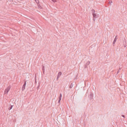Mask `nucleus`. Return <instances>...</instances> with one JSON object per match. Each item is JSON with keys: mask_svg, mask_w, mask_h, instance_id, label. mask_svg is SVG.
Returning <instances> with one entry per match:
<instances>
[{"mask_svg": "<svg viewBox=\"0 0 127 127\" xmlns=\"http://www.w3.org/2000/svg\"><path fill=\"white\" fill-rule=\"evenodd\" d=\"M90 95L91 97H92L93 95V94L91 93L90 94Z\"/></svg>", "mask_w": 127, "mask_h": 127, "instance_id": "13", "label": "nucleus"}, {"mask_svg": "<svg viewBox=\"0 0 127 127\" xmlns=\"http://www.w3.org/2000/svg\"><path fill=\"white\" fill-rule=\"evenodd\" d=\"M12 107H13L12 105H11L10 106V107H9L8 108L9 110H10L11 109Z\"/></svg>", "mask_w": 127, "mask_h": 127, "instance_id": "11", "label": "nucleus"}, {"mask_svg": "<svg viewBox=\"0 0 127 127\" xmlns=\"http://www.w3.org/2000/svg\"><path fill=\"white\" fill-rule=\"evenodd\" d=\"M62 73L61 72H58V76L60 77L62 75Z\"/></svg>", "mask_w": 127, "mask_h": 127, "instance_id": "7", "label": "nucleus"}, {"mask_svg": "<svg viewBox=\"0 0 127 127\" xmlns=\"http://www.w3.org/2000/svg\"><path fill=\"white\" fill-rule=\"evenodd\" d=\"M59 97H62V95L61 93H60V95Z\"/></svg>", "mask_w": 127, "mask_h": 127, "instance_id": "16", "label": "nucleus"}, {"mask_svg": "<svg viewBox=\"0 0 127 127\" xmlns=\"http://www.w3.org/2000/svg\"><path fill=\"white\" fill-rule=\"evenodd\" d=\"M42 69L43 73H44L45 72V68L44 66H42Z\"/></svg>", "mask_w": 127, "mask_h": 127, "instance_id": "10", "label": "nucleus"}, {"mask_svg": "<svg viewBox=\"0 0 127 127\" xmlns=\"http://www.w3.org/2000/svg\"><path fill=\"white\" fill-rule=\"evenodd\" d=\"M90 62L89 61H88L87 62L84 68H87V66L90 64Z\"/></svg>", "mask_w": 127, "mask_h": 127, "instance_id": "4", "label": "nucleus"}, {"mask_svg": "<svg viewBox=\"0 0 127 127\" xmlns=\"http://www.w3.org/2000/svg\"><path fill=\"white\" fill-rule=\"evenodd\" d=\"M95 10L94 9H92L91 10V12L92 14H93L94 13H95Z\"/></svg>", "mask_w": 127, "mask_h": 127, "instance_id": "6", "label": "nucleus"}, {"mask_svg": "<svg viewBox=\"0 0 127 127\" xmlns=\"http://www.w3.org/2000/svg\"><path fill=\"white\" fill-rule=\"evenodd\" d=\"M73 86V84L72 83H71L70 85L69 88H71Z\"/></svg>", "mask_w": 127, "mask_h": 127, "instance_id": "8", "label": "nucleus"}, {"mask_svg": "<svg viewBox=\"0 0 127 127\" xmlns=\"http://www.w3.org/2000/svg\"><path fill=\"white\" fill-rule=\"evenodd\" d=\"M117 36H116L115 37V38L114 39L113 42V45L114 46V44H115V42L116 41V40H117Z\"/></svg>", "mask_w": 127, "mask_h": 127, "instance_id": "5", "label": "nucleus"}, {"mask_svg": "<svg viewBox=\"0 0 127 127\" xmlns=\"http://www.w3.org/2000/svg\"><path fill=\"white\" fill-rule=\"evenodd\" d=\"M60 77L57 76V80H58V79Z\"/></svg>", "mask_w": 127, "mask_h": 127, "instance_id": "12", "label": "nucleus"}, {"mask_svg": "<svg viewBox=\"0 0 127 127\" xmlns=\"http://www.w3.org/2000/svg\"><path fill=\"white\" fill-rule=\"evenodd\" d=\"M119 70H118V71L117 73V74H118V72H119Z\"/></svg>", "mask_w": 127, "mask_h": 127, "instance_id": "20", "label": "nucleus"}, {"mask_svg": "<svg viewBox=\"0 0 127 127\" xmlns=\"http://www.w3.org/2000/svg\"><path fill=\"white\" fill-rule=\"evenodd\" d=\"M122 117H124V118H125V116H124V115H122Z\"/></svg>", "mask_w": 127, "mask_h": 127, "instance_id": "18", "label": "nucleus"}, {"mask_svg": "<svg viewBox=\"0 0 127 127\" xmlns=\"http://www.w3.org/2000/svg\"><path fill=\"white\" fill-rule=\"evenodd\" d=\"M35 81H36V74L35 75Z\"/></svg>", "mask_w": 127, "mask_h": 127, "instance_id": "17", "label": "nucleus"}, {"mask_svg": "<svg viewBox=\"0 0 127 127\" xmlns=\"http://www.w3.org/2000/svg\"><path fill=\"white\" fill-rule=\"evenodd\" d=\"M26 81H25L24 82V84L22 87V90H24L25 89V86L26 84Z\"/></svg>", "mask_w": 127, "mask_h": 127, "instance_id": "3", "label": "nucleus"}, {"mask_svg": "<svg viewBox=\"0 0 127 127\" xmlns=\"http://www.w3.org/2000/svg\"><path fill=\"white\" fill-rule=\"evenodd\" d=\"M112 2V1H110L108 2V3L109 4H111Z\"/></svg>", "mask_w": 127, "mask_h": 127, "instance_id": "14", "label": "nucleus"}, {"mask_svg": "<svg viewBox=\"0 0 127 127\" xmlns=\"http://www.w3.org/2000/svg\"><path fill=\"white\" fill-rule=\"evenodd\" d=\"M61 98L62 97L59 96V100L58 101V102L59 103H60V101L61 100Z\"/></svg>", "mask_w": 127, "mask_h": 127, "instance_id": "9", "label": "nucleus"}, {"mask_svg": "<svg viewBox=\"0 0 127 127\" xmlns=\"http://www.w3.org/2000/svg\"><path fill=\"white\" fill-rule=\"evenodd\" d=\"M52 0L54 2H56V0Z\"/></svg>", "mask_w": 127, "mask_h": 127, "instance_id": "15", "label": "nucleus"}, {"mask_svg": "<svg viewBox=\"0 0 127 127\" xmlns=\"http://www.w3.org/2000/svg\"><path fill=\"white\" fill-rule=\"evenodd\" d=\"M92 15L93 16V20L95 21V19L99 16V15L96 13H94Z\"/></svg>", "mask_w": 127, "mask_h": 127, "instance_id": "1", "label": "nucleus"}, {"mask_svg": "<svg viewBox=\"0 0 127 127\" xmlns=\"http://www.w3.org/2000/svg\"><path fill=\"white\" fill-rule=\"evenodd\" d=\"M10 86H8L7 88L4 91V94H7L8 91L10 90Z\"/></svg>", "mask_w": 127, "mask_h": 127, "instance_id": "2", "label": "nucleus"}, {"mask_svg": "<svg viewBox=\"0 0 127 127\" xmlns=\"http://www.w3.org/2000/svg\"><path fill=\"white\" fill-rule=\"evenodd\" d=\"M39 86H38L37 87V88L38 89V88H39Z\"/></svg>", "mask_w": 127, "mask_h": 127, "instance_id": "19", "label": "nucleus"}]
</instances>
